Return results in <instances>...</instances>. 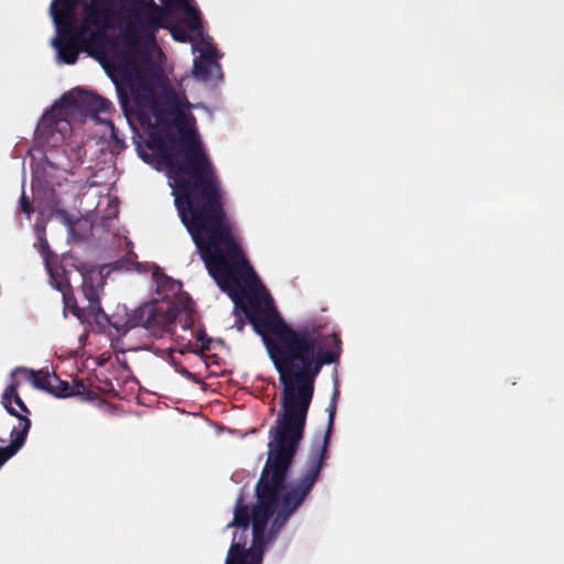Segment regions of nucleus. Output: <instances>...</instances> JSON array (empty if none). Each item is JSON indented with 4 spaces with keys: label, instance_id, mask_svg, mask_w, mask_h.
Returning a JSON list of instances; mask_svg holds the SVG:
<instances>
[{
    "label": "nucleus",
    "instance_id": "obj_11",
    "mask_svg": "<svg viewBox=\"0 0 564 564\" xmlns=\"http://www.w3.org/2000/svg\"><path fill=\"white\" fill-rule=\"evenodd\" d=\"M40 240H41L42 248L46 249L47 242L42 237H40Z\"/></svg>",
    "mask_w": 564,
    "mask_h": 564
},
{
    "label": "nucleus",
    "instance_id": "obj_6",
    "mask_svg": "<svg viewBox=\"0 0 564 564\" xmlns=\"http://www.w3.org/2000/svg\"><path fill=\"white\" fill-rule=\"evenodd\" d=\"M45 262H46L47 269H48L50 274H51V280H52L51 283H52V285H54L57 290H59L62 292L63 300H64V303H65V307L72 310V312H73V314L75 316H77L78 318H82L83 317V313H82L80 308L73 303V299H72L70 294L65 289L64 280L63 279H58L56 276L57 273H55L53 271V269L51 268V264L48 263L47 257H45Z\"/></svg>",
    "mask_w": 564,
    "mask_h": 564
},
{
    "label": "nucleus",
    "instance_id": "obj_1",
    "mask_svg": "<svg viewBox=\"0 0 564 564\" xmlns=\"http://www.w3.org/2000/svg\"><path fill=\"white\" fill-rule=\"evenodd\" d=\"M324 462H306L302 475L284 481L291 462H267L257 485L258 502L252 510V539L247 549L249 513L238 499L231 527L236 528L226 564H261L265 544L272 540L306 499Z\"/></svg>",
    "mask_w": 564,
    "mask_h": 564
},
{
    "label": "nucleus",
    "instance_id": "obj_13",
    "mask_svg": "<svg viewBox=\"0 0 564 564\" xmlns=\"http://www.w3.org/2000/svg\"><path fill=\"white\" fill-rule=\"evenodd\" d=\"M118 310L122 311V312H126V308L124 307H118Z\"/></svg>",
    "mask_w": 564,
    "mask_h": 564
},
{
    "label": "nucleus",
    "instance_id": "obj_3",
    "mask_svg": "<svg viewBox=\"0 0 564 564\" xmlns=\"http://www.w3.org/2000/svg\"><path fill=\"white\" fill-rule=\"evenodd\" d=\"M82 291L88 301L87 314L93 316L98 325L105 327L111 325L118 335H124L130 329L141 326L153 336H161L164 332H170L175 321V312L169 305L161 303H147L139 307L134 314L124 319L116 313L111 316L102 312L99 306V294L102 288L101 272L90 270L82 273Z\"/></svg>",
    "mask_w": 564,
    "mask_h": 564
},
{
    "label": "nucleus",
    "instance_id": "obj_7",
    "mask_svg": "<svg viewBox=\"0 0 564 564\" xmlns=\"http://www.w3.org/2000/svg\"><path fill=\"white\" fill-rule=\"evenodd\" d=\"M152 278L156 284L158 292L167 297L166 291L175 292L180 289V283L167 278L159 268L152 267Z\"/></svg>",
    "mask_w": 564,
    "mask_h": 564
},
{
    "label": "nucleus",
    "instance_id": "obj_9",
    "mask_svg": "<svg viewBox=\"0 0 564 564\" xmlns=\"http://www.w3.org/2000/svg\"><path fill=\"white\" fill-rule=\"evenodd\" d=\"M116 268L120 269V270H132L133 269L137 271H141L142 264L134 262L132 259L129 258V259L121 260V261L117 262Z\"/></svg>",
    "mask_w": 564,
    "mask_h": 564
},
{
    "label": "nucleus",
    "instance_id": "obj_12",
    "mask_svg": "<svg viewBox=\"0 0 564 564\" xmlns=\"http://www.w3.org/2000/svg\"><path fill=\"white\" fill-rule=\"evenodd\" d=\"M236 326H237V329L240 332L242 329L243 324H242V322H237Z\"/></svg>",
    "mask_w": 564,
    "mask_h": 564
},
{
    "label": "nucleus",
    "instance_id": "obj_8",
    "mask_svg": "<svg viewBox=\"0 0 564 564\" xmlns=\"http://www.w3.org/2000/svg\"><path fill=\"white\" fill-rule=\"evenodd\" d=\"M83 384L77 382L72 389L66 381H62L57 378V382L53 383L52 394L58 398L70 397L80 393Z\"/></svg>",
    "mask_w": 564,
    "mask_h": 564
},
{
    "label": "nucleus",
    "instance_id": "obj_4",
    "mask_svg": "<svg viewBox=\"0 0 564 564\" xmlns=\"http://www.w3.org/2000/svg\"><path fill=\"white\" fill-rule=\"evenodd\" d=\"M24 382H30L34 388L51 393L53 383L57 382V377L55 373L42 370L33 371L28 368H17L11 371L1 403L10 414L18 419V424L11 431L10 445L0 448V467L22 447L31 426L28 417L29 410L18 393V388Z\"/></svg>",
    "mask_w": 564,
    "mask_h": 564
},
{
    "label": "nucleus",
    "instance_id": "obj_10",
    "mask_svg": "<svg viewBox=\"0 0 564 564\" xmlns=\"http://www.w3.org/2000/svg\"><path fill=\"white\" fill-rule=\"evenodd\" d=\"M22 209H23V212H24L28 216H30V214H31V209H30L29 205L25 203L24 198H22Z\"/></svg>",
    "mask_w": 564,
    "mask_h": 564
},
{
    "label": "nucleus",
    "instance_id": "obj_2",
    "mask_svg": "<svg viewBox=\"0 0 564 564\" xmlns=\"http://www.w3.org/2000/svg\"><path fill=\"white\" fill-rule=\"evenodd\" d=\"M110 108L105 98L75 88L63 95L52 109L46 112L36 129L39 139L50 147L45 154L43 174L35 172V180H43L47 185H54L56 173L70 174L75 167L82 164L84 150L79 140H72L77 123L84 118L90 117L96 122L104 124L111 137L115 129L108 118L104 117Z\"/></svg>",
    "mask_w": 564,
    "mask_h": 564
},
{
    "label": "nucleus",
    "instance_id": "obj_5",
    "mask_svg": "<svg viewBox=\"0 0 564 564\" xmlns=\"http://www.w3.org/2000/svg\"><path fill=\"white\" fill-rule=\"evenodd\" d=\"M77 203L75 195L56 194L55 209L52 213V218L66 227L69 239L83 238L91 229L89 219L76 210Z\"/></svg>",
    "mask_w": 564,
    "mask_h": 564
}]
</instances>
